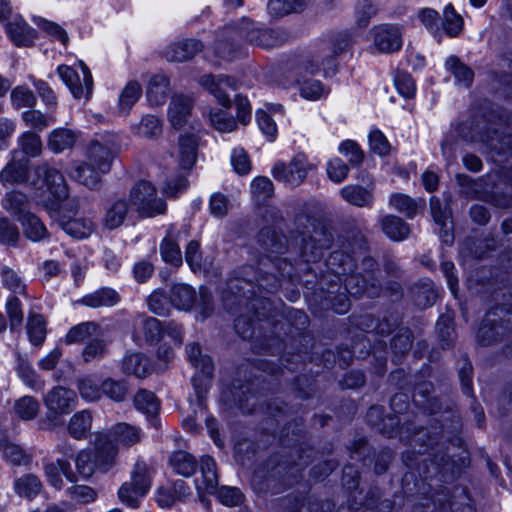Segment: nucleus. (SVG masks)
Segmentation results:
<instances>
[{
    "mask_svg": "<svg viewBox=\"0 0 512 512\" xmlns=\"http://www.w3.org/2000/svg\"><path fill=\"white\" fill-rule=\"evenodd\" d=\"M257 243L263 258L260 260V273L254 267H242L239 274L227 282L224 301L228 302V294L235 297L237 305L244 300H252L251 307L257 310V293L265 290L273 293L281 286V279H292L294 265L288 257L289 245L284 235L275 228L267 226L259 231Z\"/></svg>",
    "mask_w": 512,
    "mask_h": 512,
    "instance_id": "nucleus-1",
    "label": "nucleus"
},
{
    "mask_svg": "<svg viewBox=\"0 0 512 512\" xmlns=\"http://www.w3.org/2000/svg\"><path fill=\"white\" fill-rule=\"evenodd\" d=\"M363 265L369 269L366 275L355 272L356 261L351 255L344 251H333L328 259L327 266L334 274V276L343 284L344 291L340 292L336 296H332V292H329L327 300L331 303V308L338 314H344L348 312L350 308V300L346 293L351 296H360L361 294H368V296H374L375 288L373 279V271L376 267V262L372 258L363 259Z\"/></svg>",
    "mask_w": 512,
    "mask_h": 512,
    "instance_id": "nucleus-2",
    "label": "nucleus"
},
{
    "mask_svg": "<svg viewBox=\"0 0 512 512\" xmlns=\"http://www.w3.org/2000/svg\"><path fill=\"white\" fill-rule=\"evenodd\" d=\"M227 37L219 39L216 44V53L225 59H232V47L237 39L245 38L251 44L273 48L284 43L288 35L285 31L278 29H259L248 19H242L240 26H231L225 29Z\"/></svg>",
    "mask_w": 512,
    "mask_h": 512,
    "instance_id": "nucleus-3",
    "label": "nucleus"
},
{
    "mask_svg": "<svg viewBox=\"0 0 512 512\" xmlns=\"http://www.w3.org/2000/svg\"><path fill=\"white\" fill-rule=\"evenodd\" d=\"M294 233L296 243L300 238L299 252L305 262H314L322 256L325 249L330 248L332 234L323 226L316 225V221L305 214L294 219Z\"/></svg>",
    "mask_w": 512,
    "mask_h": 512,
    "instance_id": "nucleus-4",
    "label": "nucleus"
},
{
    "mask_svg": "<svg viewBox=\"0 0 512 512\" xmlns=\"http://www.w3.org/2000/svg\"><path fill=\"white\" fill-rule=\"evenodd\" d=\"M141 438L140 428L124 422L115 424L108 434L97 435L95 448L100 467L103 470H108L114 464L118 453V448L114 442L130 447L139 443Z\"/></svg>",
    "mask_w": 512,
    "mask_h": 512,
    "instance_id": "nucleus-5",
    "label": "nucleus"
},
{
    "mask_svg": "<svg viewBox=\"0 0 512 512\" xmlns=\"http://www.w3.org/2000/svg\"><path fill=\"white\" fill-rule=\"evenodd\" d=\"M153 473L144 462H137L130 473V479L125 481L118 490V499L130 508H138L141 499L148 493L152 485Z\"/></svg>",
    "mask_w": 512,
    "mask_h": 512,
    "instance_id": "nucleus-6",
    "label": "nucleus"
},
{
    "mask_svg": "<svg viewBox=\"0 0 512 512\" xmlns=\"http://www.w3.org/2000/svg\"><path fill=\"white\" fill-rule=\"evenodd\" d=\"M170 301L173 306L183 311H189L195 306L203 320L209 317L214 309L212 294L206 287L199 288L197 297L195 290L191 286L176 283L171 288Z\"/></svg>",
    "mask_w": 512,
    "mask_h": 512,
    "instance_id": "nucleus-7",
    "label": "nucleus"
},
{
    "mask_svg": "<svg viewBox=\"0 0 512 512\" xmlns=\"http://www.w3.org/2000/svg\"><path fill=\"white\" fill-rule=\"evenodd\" d=\"M30 185L36 191L37 197H42L48 191L55 201H62L68 197V186L63 175L47 163L34 168Z\"/></svg>",
    "mask_w": 512,
    "mask_h": 512,
    "instance_id": "nucleus-8",
    "label": "nucleus"
},
{
    "mask_svg": "<svg viewBox=\"0 0 512 512\" xmlns=\"http://www.w3.org/2000/svg\"><path fill=\"white\" fill-rule=\"evenodd\" d=\"M56 452L61 454L62 457L47 462L43 469L47 482L54 488L60 490L64 485L62 475L72 483L78 480L69 461L70 458H75V447L68 441H63L56 446Z\"/></svg>",
    "mask_w": 512,
    "mask_h": 512,
    "instance_id": "nucleus-9",
    "label": "nucleus"
},
{
    "mask_svg": "<svg viewBox=\"0 0 512 512\" xmlns=\"http://www.w3.org/2000/svg\"><path fill=\"white\" fill-rule=\"evenodd\" d=\"M131 206L141 217H155L166 211V203L157 196L156 188L148 181L137 182L130 191Z\"/></svg>",
    "mask_w": 512,
    "mask_h": 512,
    "instance_id": "nucleus-10",
    "label": "nucleus"
},
{
    "mask_svg": "<svg viewBox=\"0 0 512 512\" xmlns=\"http://www.w3.org/2000/svg\"><path fill=\"white\" fill-rule=\"evenodd\" d=\"M116 150V136L113 134L102 135L88 144L85 152L86 162L101 173H108Z\"/></svg>",
    "mask_w": 512,
    "mask_h": 512,
    "instance_id": "nucleus-11",
    "label": "nucleus"
},
{
    "mask_svg": "<svg viewBox=\"0 0 512 512\" xmlns=\"http://www.w3.org/2000/svg\"><path fill=\"white\" fill-rule=\"evenodd\" d=\"M313 165L305 154H296L289 163L279 161L272 168L273 177L290 186H299L303 183Z\"/></svg>",
    "mask_w": 512,
    "mask_h": 512,
    "instance_id": "nucleus-12",
    "label": "nucleus"
},
{
    "mask_svg": "<svg viewBox=\"0 0 512 512\" xmlns=\"http://www.w3.org/2000/svg\"><path fill=\"white\" fill-rule=\"evenodd\" d=\"M83 78L70 66L60 65L57 69L59 77L68 86L75 98H88L92 93L93 79L88 67L81 62Z\"/></svg>",
    "mask_w": 512,
    "mask_h": 512,
    "instance_id": "nucleus-13",
    "label": "nucleus"
},
{
    "mask_svg": "<svg viewBox=\"0 0 512 512\" xmlns=\"http://www.w3.org/2000/svg\"><path fill=\"white\" fill-rule=\"evenodd\" d=\"M43 402L49 413L55 416L64 415L75 407L77 396L71 389L55 386L45 394Z\"/></svg>",
    "mask_w": 512,
    "mask_h": 512,
    "instance_id": "nucleus-14",
    "label": "nucleus"
},
{
    "mask_svg": "<svg viewBox=\"0 0 512 512\" xmlns=\"http://www.w3.org/2000/svg\"><path fill=\"white\" fill-rule=\"evenodd\" d=\"M199 84L212 94L219 104L229 108L231 106L227 90H234L236 82L233 78L225 75L213 76L211 74L203 75L199 78Z\"/></svg>",
    "mask_w": 512,
    "mask_h": 512,
    "instance_id": "nucleus-15",
    "label": "nucleus"
},
{
    "mask_svg": "<svg viewBox=\"0 0 512 512\" xmlns=\"http://www.w3.org/2000/svg\"><path fill=\"white\" fill-rule=\"evenodd\" d=\"M373 44L381 53H392L402 46V36L398 27L380 25L373 28Z\"/></svg>",
    "mask_w": 512,
    "mask_h": 512,
    "instance_id": "nucleus-16",
    "label": "nucleus"
},
{
    "mask_svg": "<svg viewBox=\"0 0 512 512\" xmlns=\"http://www.w3.org/2000/svg\"><path fill=\"white\" fill-rule=\"evenodd\" d=\"M193 101L190 97L184 95H175L172 97L168 108V119L174 128L184 126L191 114Z\"/></svg>",
    "mask_w": 512,
    "mask_h": 512,
    "instance_id": "nucleus-17",
    "label": "nucleus"
},
{
    "mask_svg": "<svg viewBox=\"0 0 512 512\" xmlns=\"http://www.w3.org/2000/svg\"><path fill=\"white\" fill-rule=\"evenodd\" d=\"M121 370L125 375L145 378L152 372V365L150 359L145 354L130 352L124 356Z\"/></svg>",
    "mask_w": 512,
    "mask_h": 512,
    "instance_id": "nucleus-18",
    "label": "nucleus"
},
{
    "mask_svg": "<svg viewBox=\"0 0 512 512\" xmlns=\"http://www.w3.org/2000/svg\"><path fill=\"white\" fill-rule=\"evenodd\" d=\"M202 48L200 41L187 39L168 46L164 55L168 61L183 62L192 59Z\"/></svg>",
    "mask_w": 512,
    "mask_h": 512,
    "instance_id": "nucleus-19",
    "label": "nucleus"
},
{
    "mask_svg": "<svg viewBox=\"0 0 512 512\" xmlns=\"http://www.w3.org/2000/svg\"><path fill=\"white\" fill-rule=\"evenodd\" d=\"M198 141L194 134H183L179 137L177 160L182 169H191L197 158Z\"/></svg>",
    "mask_w": 512,
    "mask_h": 512,
    "instance_id": "nucleus-20",
    "label": "nucleus"
},
{
    "mask_svg": "<svg viewBox=\"0 0 512 512\" xmlns=\"http://www.w3.org/2000/svg\"><path fill=\"white\" fill-rule=\"evenodd\" d=\"M201 478L196 479L199 492L213 493L218 486L216 463L210 456H203L200 462Z\"/></svg>",
    "mask_w": 512,
    "mask_h": 512,
    "instance_id": "nucleus-21",
    "label": "nucleus"
},
{
    "mask_svg": "<svg viewBox=\"0 0 512 512\" xmlns=\"http://www.w3.org/2000/svg\"><path fill=\"white\" fill-rule=\"evenodd\" d=\"M28 177V160L12 159L0 171V182L4 186L20 184L27 180Z\"/></svg>",
    "mask_w": 512,
    "mask_h": 512,
    "instance_id": "nucleus-22",
    "label": "nucleus"
},
{
    "mask_svg": "<svg viewBox=\"0 0 512 512\" xmlns=\"http://www.w3.org/2000/svg\"><path fill=\"white\" fill-rule=\"evenodd\" d=\"M121 300L118 292L109 287H102L92 293L85 295L80 303L90 308L112 307Z\"/></svg>",
    "mask_w": 512,
    "mask_h": 512,
    "instance_id": "nucleus-23",
    "label": "nucleus"
},
{
    "mask_svg": "<svg viewBox=\"0 0 512 512\" xmlns=\"http://www.w3.org/2000/svg\"><path fill=\"white\" fill-rule=\"evenodd\" d=\"M340 195L346 202L357 207H370L374 201L373 187L350 184L341 188Z\"/></svg>",
    "mask_w": 512,
    "mask_h": 512,
    "instance_id": "nucleus-24",
    "label": "nucleus"
},
{
    "mask_svg": "<svg viewBox=\"0 0 512 512\" xmlns=\"http://www.w3.org/2000/svg\"><path fill=\"white\" fill-rule=\"evenodd\" d=\"M6 31L17 46H30L35 39V31L21 17L15 18L6 26Z\"/></svg>",
    "mask_w": 512,
    "mask_h": 512,
    "instance_id": "nucleus-25",
    "label": "nucleus"
},
{
    "mask_svg": "<svg viewBox=\"0 0 512 512\" xmlns=\"http://www.w3.org/2000/svg\"><path fill=\"white\" fill-rule=\"evenodd\" d=\"M127 213L128 204L126 201L116 199L107 204L102 223L109 230L116 229L124 223Z\"/></svg>",
    "mask_w": 512,
    "mask_h": 512,
    "instance_id": "nucleus-26",
    "label": "nucleus"
},
{
    "mask_svg": "<svg viewBox=\"0 0 512 512\" xmlns=\"http://www.w3.org/2000/svg\"><path fill=\"white\" fill-rule=\"evenodd\" d=\"M186 355L189 362L202 374L205 379H210L213 374L214 366L208 355L202 354L201 348L197 343H189L186 346Z\"/></svg>",
    "mask_w": 512,
    "mask_h": 512,
    "instance_id": "nucleus-27",
    "label": "nucleus"
},
{
    "mask_svg": "<svg viewBox=\"0 0 512 512\" xmlns=\"http://www.w3.org/2000/svg\"><path fill=\"white\" fill-rule=\"evenodd\" d=\"M169 94V80L163 74L154 75L147 87V99L151 106L165 103Z\"/></svg>",
    "mask_w": 512,
    "mask_h": 512,
    "instance_id": "nucleus-28",
    "label": "nucleus"
},
{
    "mask_svg": "<svg viewBox=\"0 0 512 512\" xmlns=\"http://www.w3.org/2000/svg\"><path fill=\"white\" fill-rule=\"evenodd\" d=\"M187 489L182 480L176 481L172 486H161L156 491V502L162 508L171 507L177 499L186 495Z\"/></svg>",
    "mask_w": 512,
    "mask_h": 512,
    "instance_id": "nucleus-29",
    "label": "nucleus"
},
{
    "mask_svg": "<svg viewBox=\"0 0 512 512\" xmlns=\"http://www.w3.org/2000/svg\"><path fill=\"white\" fill-rule=\"evenodd\" d=\"M92 426V415L88 410L75 413L69 420L67 430L69 435L76 439L86 438Z\"/></svg>",
    "mask_w": 512,
    "mask_h": 512,
    "instance_id": "nucleus-30",
    "label": "nucleus"
},
{
    "mask_svg": "<svg viewBox=\"0 0 512 512\" xmlns=\"http://www.w3.org/2000/svg\"><path fill=\"white\" fill-rule=\"evenodd\" d=\"M1 285L15 295H26L27 286L23 277L13 268L2 265L0 267Z\"/></svg>",
    "mask_w": 512,
    "mask_h": 512,
    "instance_id": "nucleus-31",
    "label": "nucleus"
},
{
    "mask_svg": "<svg viewBox=\"0 0 512 512\" xmlns=\"http://www.w3.org/2000/svg\"><path fill=\"white\" fill-rule=\"evenodd\" d=\"M59 224L66 234L76 239L89 237L94 229L93 222L84 217L61 220Z\"/></svg>",
    "mask_w": 512,
    "mask_h": 512,
    "instance_id": "nucleus-32",
    "label": "nucleus"
},
{
    "mask_svg": "<svg viewBox=\"0 0 512 512\" xmlns=\"http://www.w3.org/2000/svg\"><path fill=\"white\" fill-rule=\"evenodd\" d=\"M383 232L392 240L401 241L410 234L409 225L401 218L394 215L384 216L381 220Z\"/></svg>",
    "mask_w": 512,
    "mask_h": 512,
    "instance_id": "nucleus-33",
    "label": "nucleus"
},
{
    "mask_svg": "<svg viewBox=\"0 0 512 512\" xmlns=\"http://www.w3.org/2000/svg\"><path fill=\"white\" fill-rule=\"evenodd\" d=\"M77 135L70 129L58 128L53 130L48 137V147L54 153L63 152L74 146Z\"/></svg>",
    "mask_w": 512,
    "mask_h": 512,
    "instance_id": "nucleus-34",
    "label": "nucleus"
},
{
    "mask_svg": "<svg viewBox=\"0 0 512 512\" xmlns=\"http://www.w3.org/2000/svg\"><path fill=\"white\" fill-rule=\"evenodd\" d=\"M101 173L97 170V168L93 167L87 162L83 164L77 165L74 170L71 172V177L75 179L80 184L90 188L95 189L98 187L101 181Z\"/></svg>",
    "mask_w": 512,
    "mask_h": 512,
    "instance_id": "nucleus-35",
    "label": "nucleus"
},
{
    "mask_svg": "<svg viewBox=\"0 0 512 512\" xmlns=\"http://www.w3.org/2000/svg\"><path fill=\"white\" fill-rule=\"evenodd\" d=\"M3 208L16 217L19 221L29 213L27 211L28 201L26 196L18 191H11L2 200Z\"/></svg>",
    "mask_w": 512,
    "mask_h": 512,
    "instance_id": "nucleus-36",
    "label": "nucleus"
},
{
    "mask_svg": "<svg viewBox=\"0 0 512 512\" xmlns=\"http://www.w3.org/2000/svg\"><path fill=\"white\" fill-rule=\"evenodd\" d=\"M16 371L23 382L35 391L43 389L44 383L37 376L30 362L20 354L16 355Z\"/></svg>",
    "mask_w": 512,
    "mask_h": 512,
    "instance_id": "nucleus-37",
    "label": "nucleus"
},
{
    "mask_svg": "<svg viewBox=\"0 0 512 512\" xmlns=\"http://www.w3.org/2000/svg\"><path fill=\"white\" fill-rule=\"evenodd\" d=\"M430 209L431 215L436 224L441 227V237L443 241L451 245L454 241L453 235L449 232L447 228V220L449 218V213L446 209L442 208L441 201L437 197H432L430 200Z\"/></svg>",
    "mask_w": 512,
    "mask_h": 512,
    "instance_id": "nucleus-38",
    "label": "nucleus"
},
{
    "mask_svg": "<svg viewBox=\"0 0 512 512\" xmlns=\"http://www.w3.org/2000/svg\"><path fill=\"white\" fill-rule=\"evenodd\" d=\"M26 331L34 346H41L46 338V322L42 315L31 313L28 316Z\"/></svg>",
    "mask_w": 512,
    "mask_h": 512,
    "instance_id": "nucleus-39",
    "label": "nucleus"
},
{
    "mask_svg": "<svg viewBox=\"0 0 512 512\" xmlns=\"http://www.w3.org/2000/svg\"><path fill=\"white\" fill-rule=\"evenodd\" d=\"M0 451L4 459L15 466L26 465L30 462V456L19 445L0 438Z\"/></svg>",
    "mask_w": 512,
    "mask_h": 512,
    "instance_id": "nucleus-40",
    "label": "nucleus"
},
{
    "mask_svg": "<svg viewBox=\"0 0 512 512\" xmlns=\"http://www.w3.org/2000/svg\"><path fill=\"white\" fill-rule=\"evenodd\" d=\"M490 313L484 319L483 325L479 328L477 339L482 345H490L498 340L499 336L506 335L507 327L503 323L491 325Z\"/></svg>",
    "mask_w": 512,
    "mask_h": 512,
    "instance_id": "nucleus-41",
    "label": "nucleus"
},
{
    "mask_svg": "<svg viewBox=\"0 0 512 512\" xmlns=\"http://www.w3.org/2000/svg\"><path fill=\"white\" fill-rule=\"evenodd\" d=\"M170 464L174 471L182 476H191L197 467L196 459L189 453L178 450L170 457Z\"/></svg>",
    "mask_w": 512,
    "mask_h": 512,
    "instance_id": "nucleus-42",
    "label": "nucleus"
},
{
    "mask_svg": "<svg viewBox=\"0 0 512 512\" xmlns=\"http://www.w3.org/2000/svg\"><path fill=\"white\" fill-rule=\"evenodd\" d=\"M142 95V87L137 81H129L119 95L118 107L122 113L128 114L132 106Z\"/></svg>",
    "mask_w": 512,
    "mask_h": 512,
    "instance_id": "nucleus-43",
    "label": "nucleus"
},
{
    "mask_svg": "<svg viewBox=\"0 0 512 512\" xmlns=\"http://www.w3.org/2000/svg\"><path fill=\"white\" fill-rule=\"evenodd\" d=\"M20 222L26 237L30 240L37 242L46 237L47 229L36 215L27 213Z\"/></svg>",
    "mask_w": 512,
    "mask_h": 512,
    "instance_id": "nucleus-44",
    "label": "nucleus"
},
{
    "mask_svg": "<svg viewBox=\"0 0 512 512\" xmlns=\"http://www.w3.org/2000/svg\"><path fill=\"white\" fill-rule=\"evenodd\" d=\"M389 206L412 219L417 214L419 204L406 194L394 193L389 198Z\"/></svg>",
    "mask_w": 512,
    "mask_h": 512,
    "instance_id": "nucleus-45",
    "label": "nucleus"
},
{
    "mask_svg": "<svg viewBox=\"0 0 512 512\" xmlns=\"http://www.w3.org/2000/svg\"><path fill=\"white\" fill-rule=\"evenodd\" d=\"M446 68L454 75L456 83L464 87L470 86L473 81L474 73L465 64L455 56H450L446 60Z\"/></svg>",
    "mask_w": 512,
    "mask_h": 512,
    "instance_id": "nucleus-46",
    "label": "nucleus"
},
{
    "mask_svg": "<svg viewBox=\"0 0 512 512\" xmlns=\"http://www.w3.org/2000/svg\"><path fill=\"white\" fill-rule=\"evenodd\" d=\"M134 406L137 410L150 416H154L159 410V401L151 391L141 389L134 397Z\"/></svg>",
    "mask_w": 512,
    "mask_h": 512,
    "instance_id": "nucleus-47",
    "label": "nucleus"
},
{
    "mask_svg": "<svg viewBox=\"0 0 512 512\" xmlns=\"http://www.w3.org/2000/svg\"><path fill=\"white\" fill-rule=\"evenodd\" d=\"M39 402L32 396H23L15 401L14 411L24 421L34 419L39 412Z\"/></svg>",
    "mask_w": 512,
    "mask_h": 512,
    "instance_id": "nucleus-48",
    "label": "nucleus"
},
{
    "mask_svg": "<svg viewBox=\"0 0 512 512\" xmlns=\"http://www.w3.org/2000/svg\"><path fill=\"white\" fill-rule=\"evenodd\" d=\"M76 467V476L80 475L84 479L90 478L96 469V462L93 459V453L89 449L80 450L74 458Z\"/></svg>",
    "mask_w": 512,
    "mask_h": 512,
    "instance_id": "nucleus-49",
    "label": "nucleus"
},
{
    "mask_svg": "<svg viewBox=\"0 0 512 512\" xmlns=\"http://www.w3.org/2000/svg\"><path fill=\"white\" fill-rule=\"evenodd\" d=\"M302 0H270L267 9L272 16L280 17L304 9Z\"/></svg>",
    "mask_w": 512,
    "mask_h": 512,
    "instance_id": "nucleus-50",
    "label": "nucleus"
},
{
    "mask_svg": "<svg viewBox=\"0 0 512 512\" xmlns=\"http://www.w3.org/2000/svg\"><path fill=\"white\" fill-rule=\"evenodd\" d=\"M14 488L20 496L31 498L41 491L42 483L37 476L27 474L16 480Z\"/></svg>",
    "mask_w": 512,
    "mask_h": 512,
    "instance_id": "nucleus-51",
    "label": "nucleus"
},
{
    "mask_svg": "<svg viewBox=\"0 0 512 512\" xmlns=\"http://www.w3.org/2000/svg\"><path fill=\"white\" fill-rule=\"evenodd\" d=\"M160 254L166 263H169L174 266H180L182 264V255L181 250L171 236L168 234L160 244Z\"/></svg>",
    "mask_w": 512,
    "mask_h": 512,
    "instance_id": "nucleus-52",
    "label": "nucleus"
},
{
    "mask_svg": "<svg viewBox=\"0 0 512 512\" xmlns=\"http://www.w3.org/2000/svg\"><path fill=\"white\" fill-rule=\"evenodd\" d=\"M11 104L15 109L32 108L36 105V96L33 91L24 85H18L10 93Z\"/></svg>",
    "mask_w": 512,
    "mask_h": 512,
    "instance_id": "nucleus-53",
    "label": "nucleus"
},
{
    "mask_svg": "<svg viewBox=\"0 0 512 512\" xmlns=\"http://www.w3.org/2000/svg\"><path fill=\"white\" fill-rule=\"evenodd\" d=\"M135 133L144 138H154L162 133L161 120L154 115L142 117L140 123L134 127Z\"/></svg>",
    "mask_w": 512,
    "mask_h": 512,
    "instance_id": "nucleus-54",
    "label": "nucleus"
},
{
    "mask_svg": "<svg viewBox=\"0 0 512 512\" xmlns=\"http://www.w3.org/2000/svg\"><path fill=\"white\" fill-rule=\"evenodd\" d=\"M97 329L98 325L95 322H82L68 331L65 341L68 344L83 342L94 335Z\"/></svg>",
    "mask_w": 512,
    "mask_h": 512,
    "instance_id": "nucleus-55",
    "label": "nucleus"
},
{
    "mask_svg": "<svg viewBox=\"0 0 512 512\" xmlns=\"http://www.w3.org/2000/svg\"><path fill=\"white\" fill-rule=\"evenodd\" d=\"M18 145L28 157H37L42 151V141L38 134L27 131L18 138Z\"/></svg>",
    "mask_w": 512,
    "mask_h": 512,
    "instance_id": "nucleus-56",
    "label": "nucleus"
},
{
    "mask_svg": "<svg viewBox=\"0 0 512 512\" xmlns=\"http://www.w3.org/2000/svg\"><path fill=\"white\" fill-rule=\"evenodd\" d=\"M442 24L445 33L450 37H457L463 30V19L451 5L444 9Z\"/></svg>",
    "mask_w": 512,
    "mask_h": 512,
    "instance_id": "nucleus-57",
    "label": "nucleus"
},
{
    "mask_svg": "<svg viewBox=\"0 0 512 512\" xmlns=\"http://www.w3.org/2000/svg\"><path fill=\"white\" fill-rule=\"evenodd\" d=\"M209 120L211 125L222 133L232 132L237 126L235 119L221 109H212L209 114Z\"/></svg>",
    "mask_w": 512,
    "mask_h": 512,
    "instance_id": "nucleus-58",
    "label": "nucleus"
},
{
    "mask_svg": "<svg viewBox=\"0 0 512 512\" xmlns=\"http://www.w3.org/2000/svg\"><path fill=\"white\" fill-rule=\"evenodd\" d=\"M419 22L434 36L440 35V15L432 8H421L416 13Z\"/></svg>",
    "mask_w": 512,
    "mask_h": 512,
    "instance_id": "nucleus-59",
    "label": "nucleus"
},
{
    "mask_svg": "<svg viewBox=\"0 0 512 512\" xmlns=\"http://www.w3.org/2000/svg\"><path fill=\"white\" fill-rule=\"evenodd\" d=\"M128 387L125 382L107 378L102 382V395H106L115 402H121L126 398Z\"/></svg>",
    "mask_w": 512,
    "mask_h": 512,
    "instance_id": "nucleus-60",
    "label": "nucleus"
},
{
    "mask_svg": "<svg viewBox=\"0 0 512 512\" xmlns=\"http://www.w3.org/2000/svg\"><path fill=\"white\" fill-rule=\"evenodd\" d=\"M22 120L26 126L39 131L44 130L50 123L55 122L54 117L45 115L41 111L35 109L23 112Z\"/></svg>",
    "mask_w": 512,
    "mask_h": 512,
    "instance_id": "nucleus-61",
    "label": "nucleus"
},
{
    "mask_svg": "<svg viewBox=\"0 0 512 512\" xmlns=\"http://www.w3.org/2000/svg\"><path fill=\"white\" fill-rule=\"evenodd\" d=\"M256 121L260 131L269 141H274L277 136V125L268 111L258 109L256 111Z\"/></svg>",
    "mask_w": 512,
    "mask_h": 512,
    "instance_id": "nucleus-62",
    "label": "nucleus"
},
{
    "mask_svg": "<svg viewBox=\"0 0 512 512\" xmlns=\"http://www.w3.org/2000/svg\"><path fill=\"white\" fill-rule=\"evenodd\" d=\"M328 178L334 183L343 182L349 174V166L340 158L335 157L328 161L326 166Z\"/></svg>",
    "mask_w": 512,
    "mask_h": 512,
    "instance_id": "nucleus-63",
    "label": "nucleus"
},
{
    "mask_svg": "<svg viewBox=\"0 0 512 512\" xmlns=\"http://www.w3.org/2000/svg\"><path fill=\"white\" fill-rule=\"evenodd\" d=\"M68 496L81 504L94 502L97 498V492L87 485H74L67 489Z\"/></svg>",
    "mask_w": 512,
    "mask_h": 512,
    "instance_id": "nucleus-64",
    "label": "nucleus"
}]
</instances>
